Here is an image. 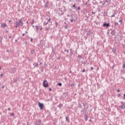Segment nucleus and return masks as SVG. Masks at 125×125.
<instances>
[{"instance_id":"f257e3e1","label":"nucleus","mask_w":125,"mask_h":125,"mask_svg":"<svg viewBox=\"0 0 125 125\" xmlns=\"http://www.w3.org/2000/svg\"><path fill=\"white\" fill-rule=\"evenodd\" d=\"M23 21L22 18L21 19V20H19V21H16V25H17L18 26H19V27L21 26H23Z\"/></svg>"},{"instance_id":"f03ea898","label":"nucleus","mask_w":125,"mask_h":125,"mask_svg":"<svg viewBox=\"0 0 125 125\" xmlns=\"http://www.w3.org/2000/svg\"><path fill=\"white\" fill-rule=\"evenodd\" d=\"M121 104L122 105L119 106V108H120L122 109H125V103H124L123 102H121Z\"/></svg>"},{"instance_id":"7ed1b4c3","label":"nucleus","mask_w":125,"mask_h":125,"mask_svg":"<svg viewBox=\"0 0 125 125\" xmlns=\"http://www.w3.org/2000/svg\"><path fill=\"white\" fill-rule=\"evenodd\" d=\"M47 83V81L46 80H44V81L43 82V84L44 87H47L48 86V84Z\"/></svg>"},{"instance_id":"20e7f679","label":"nucleus","mask_w":125,"mask_h":125,"mask_svg":"<svg viewBox=\"0 0 125 125\" xmlns=\"http://www.w3.org/2000/svg\"><path fill=\"white\" fill-rule=\"evenodd\" d=\"M42 120L39 119L38 121H37L35 123V125H41Z\"/></svg>"},{"instance_id":"39448f33","label":"nucleus","mask_w":125,"mask_h":125,"mask_svg":"<svg viewBox=\"0 0 125 125\" xmlns=\"http://www.w3.org/2000/svg\"><path fill=\"white\" fill-rule=\"evenodd\" d=\"M39 107L41 110H42L43 108L44 104L42 103H39Z\"/></svg>"},{"instance_id":"423d86ee","label":"nucleus","mask_w":125,"mask_h":125,"mask_svg":"<svg viewBox=\"0 0 125 125\" xmlns=\"http://www.w3.org/2000/svg\"><path fill=\"white\" fill-rule=\"evenodd\" d=\"M46 20H47V22L48 23V25H52V21H50L51 19H48V18H47L46 19Z\"/></svg>"},{"instance_id":"0eeeda50","label":"nucleus","mask_w":125,"mask_h":125,"mask_svg":"<svg viewBox=\"0 0 125 125\" xmlns=\"http://www.w3.org/2000/svg\"><path fill=\"white\" fill-rule=\"evenodd\" d=\"M103 26H104V27H106L107 28V27H108L109 26H110V23H104V24H103Z\"/></svg>"},{"instance_id":"6e6552de","label":"nucleus","mask_w":125,"mask_h":125,"mask_svg":"<svg viewBox=\"0 0 125 125\" xmlns=\"http://www.w3.org/2000/svg\"><path fill=\"white\" fill-rule=\"evenodd\" d=\"M6 26H7V25H6V24L5 23H2V24H1V27L5 28Z\"/></svg>"},{"instance_id":"1a4fd4ad","label":"nucleus","mask_w":125,"mask_h":125,"mask_svg":"<svg viewBox=\"0 0 125 125\" xmlns=\"http://www.w3.org/2000/svg\"><path fill=\"white\" fill-rule=\"evenodd\" d=\"M112 52L113 53H115L116 52V47H114L112 49Z\"/></svg>"},{"instance_id":"9d476101","label":"nucleus","mask_w":125,"mask_h":125,"mask_svg":"<svg viewBox=\"0 0 125 125\" xmlns=\"http://www.w3.org/2000/svg\"><path fill=\"white\" fill-rule=\"evenodd\" d=\"M70 56H72L74 54V51L72 50L71 49H70Z\"/></svg>"},{"instance_id":"9b49d317","label":"nucleus","mask_w":125,"mask_h":125,"mask_svg":"<svg viewBox=\"0 0 125 125\" xmlns=\"http://www.w3.org/2000/svg\"><path fill=\"white\" fill-rule=\"evenodd\" d=\"M11 70L12 71L13 73H14L16 72V69L15 68H11Z\"/></svg>"},{"instance_id":"f8f14e48","label":"nucleus","mask_w":125,"mask_h":125,"mask_svg":"<svg viewBox=\"0 0 125 125\" xmlns=\"http://www.w3.org/2000/svg\"><path fill=\"white\" fill-rule=\"evenodd\" d=\"M115 30H112V31L111 32V34L112 35V36H114L115 34Z\"/></svg>"},{"instance_id":"ddd939ff","label":"nucleus","mask_w":125,"mask_h":125,"mask_svg":"<svg viewBox=\"0 0 125 125\" xmlns=\"http://www.w3.org/2000/svg\"><path fill=\"white\" fill-rule=\"evenodd\" d=\"M115 25L116 26H117V27H120V25H119V24L118 23V22H115Z\"/></svg>"},{"instance_id":"4468645a","label":"nucleus","mask_w":125,"mask_h":125,"mask_svg":"<svg viewBox=\"0 0 125 125\" xmlns=\"http://www.w3.org/2000/svg\"><path fill=\"white\" fill-rule=\"evenodd\" d=\"M35 27H36V32H38V31H39V26L37 25H36V26H35Z\"/></svg>"},{"instance_id":"2eb2a0df","label":"nucleus","mask_w":125,"mask_h":125,"mask_svg":"<svg viewBox=\"0 0 125 125\" xmlns=\"http://www.w3.org/2000/svg\"><path fill=\"white\" fill-rule=\"evenodd\" d=\"M84 117H85V121H87L88 120V116H87V115L86 114V115H85Z\"/></svg>"},{"instance_id":"dca6fc26","label":"nucleus","mask_w":125,"mask_h":125,"mask_svg":"<svg viewBox=\"0 0 125 125\" xmlns=\"http://www.w3.org/2000/svg\"><path fill=\"white\" fill-rule=\"evenodd\" d=\"M67 96V93H63V98H66Z\"/></svg>"},{"instance_id":"f3484780","label":"nucleus","mask_w":125,"mask_h":125,"mask_svg":"<svg viewBox=\"0 0 125 125\" xmlns=\"http://www.w3.org/2000/svg\"><path fill=\"white\" fill-rule=\"evenodd\" d=\"M63 106V104H60L58 107H59L60 108H61Z\"/></svg>"},{"instance_id":"a211bd4d","label":"nucleus","mask_w":125,"mask_h":125,"mask_svg":"<svg viewBox=\"0 0 125 125\" xmlns=\"http://www.w3.org/2000/svg\"><path fill=\"white\" fill-rule=\"evenodd\" d=\"M48 3H49V1H47L46 2V3L45 4V5H44V6H45V8H47V5L48 4Z\"/></svg>"},{"instance_id":"6ab92c4d","label":"nucleus","mask_w":125,"mask_h":125,"mask_svg":"<svg viewBox=\"0 0 125 125\" xmlns=\"http://www.w3.org/2000/svg\"><path fill=\"white\" fill-rule=\"evenodd\" d=\"M35 64H36L35 66H34V67H38V63H35Z\"/></svg>"},{"instance_id":"aec40b11","label":"nucleus","mask_w":125,"mask_h":125,"mask_svg":"<svg viewBox=\"0 0 125 125\" xmlns=\"http://www.w3.org/2000/svg\"><path fill=\"white\" fill-rule=\"evenodd\" d=\"M43 24L46 25L47 24H49V23L48 22L44 21Z\"/></svg>"},{"instance_id":"412c9836","label":"nucleus","mask_w":125,"mask_h":125,"mask_svg":"<svg viewBox=\"0 0 125 125\" xmlns=\"http://www.w3.org/2000/svg\"><path fill=\"white\" fill-rule=\"evenodd\" d=\"M66 122L69 123V119L68 118V117H66Z\"/></svg>"},{"instance_id":"4be33fe9","label":"nucleus","mask_w":125,"mask_h":125,"mask_svg":"<svg viewBox=\"0 0 125 125\" xmlns=\"http://www.w3.org/2000/svg\"><path fill=\"white\" fill-rule=\"evenodd\" d=\"M78 58L83 60V57L81 55L78 56Z\"/></svg>"},{"instance_id":"5701e85b","label":"nucleus","mask_w":125,"mask_h":125,"mask_svg":"<svg viewBox=\"0 0 125 125\" xmlns=\"http://www.w3.org/2000/svg\"><path fill=\"white\" fill-rule=\"evenodd\" d=\"M83 59H79V62H83V61H82Z\"/></svg>"},{"instance_id":"b1692460","label":"nucleus","mask_w":125,"mask_h":125,"mask_svg":"<svg viewBox=\"0 0 125 125\" xmlns=\"http://www.w3.org/2000/svg\"><path fill=\"white\" fill-rule=\"evenodd\" d=\"M58 85L60 86H61L62 85V83H58Z\"/></svg>"},{"instance_id":"393cba45","label":"nucleus","mask_w":125,"mask_h":125,"mask_svg":"<svg viewBox=\"0 0 125 125\" xmlns=\"http://www.w3.org/2000/svg\"><path fill=\"white\" fill-rule=\"evenodd\" d=\"M69 13L71 14V13H72V9H69Z\"/></svg>"},{"instance_id":"a878e982","label":"nucleus","mask_w":125,"mask_h":125,"mask_svg":"<svg viewBox=\"0 0 125 125\" xmlns=\"http://www.w3.org/2000/svg\"><path fill=\"white\" fill-rule=\"evenodd\" d=\"M64 52H67V53H69V50H68L65 49V50H64Z\"/></svg>"},{"instance_id":"bb28decb","label":"nucleus","mask_w":125,"mask_h":125,"mask_svg":"<svg viewBox=\"0 0 125 125\" xmlns=\"http://www.w3.org/2000/svg\"><path fill=\"white\" fill-rule=\"evenodd\" d=\"M75 4H74L73 5V7L74 8H75V9H77V7L75 6Z\"/></svg>"},{"instance_id":"cd10ccee","label":"nucleus","mask_w":125,"mask_h":125,"mask_svg":"<svg viewBox=\"0 0 125 125\" xmlns=\"http://www.w3.org/2000/svg\"><path fill=\"white\" fill-rule=\"evenodd\" d=\"M69 86H72L74 85V84L73 83H72V84H69Z\"/></svg>"},{"instance_id":"c85d7f7f","label":"nucleus","mask_w":125,"mask_h":125,"mask_svg":"<svg viewBox=\"0 0 125 125\" xmlns=\"http://www.w3.org/2000/svg\"><path fill=\"white\" fill-rule=\"evenodd\" d=\"M123 68H125V62L124 64L123 65Z\"/></svg>"},{"instance_id":"c756f323","label":"nucleus","mask_w":125,"mask_h":125,"mask_svg":"<svg viewBox=\"0 0 125 125\" xmlns=\"http://www.w3.org/2000/svg\"><path fill=\"white\" fill-rule=\"evenodd\" d=\"M113 17H115V15H114V14H113V15L111 16V18H113Z\"/></svg>"},{"instance_id":"7c9ffc66","label":"nucleus","mask_w":125,"mask_h":125,"mask_svg":"<svg viewBox=\"0 0 125 125\" xmlns=\"http://www.w3.org/2000/svg\"><path fill=\"white\" fill-rule=\"evenodd\" d=\"M70 21L71 22H73V20L72 19H70Z\"/></svg>"},{"instance_id":"2f4dec72","label":"nucleus","mask_w":125,"mask_h":125,"mask_svg":"<svg viewBox=\"0 0 125 125\" xmlns=\"http://www.w3.org/2000/svg\"><path fill=\"white\" fill-rule=\"evenodd\" d=\"M80 9H81V8H80V7H79L78 8H77V10H80Z\"/></svg>"},{"instance_id":"473e14b6","label":"nucleus","mask_w":125,"mask_h":125,"mask_svg":"<svg viewBox=\"0 0 125 125\" xmlns=\"http://www.w3.org/2000/svg\"><path fill=\"white\" fill-rule=\"evenodd\" d=\"M14 116V113H12L11 114V116Z\"/></svg>"},{"instance_id":"72a5a7b5","label":"nucleus","mask_w":125,"mask_h":125,"mask_svg":"<svg viewBox=\"0 0 125 125\" xmlns=\"http://www.w3.org/2000/svg\"><path fill=\"white\" fill-rule=\"evenodd\" d=\"M92 15H95V12H94L93 11L92 12Z\"/></svg>"},{"instance_id":"f704fd0d","label":"nucleus","mask_w":125,"mask_h":125,"mask_svg":"<svg viewBox=\"0 0 125 125\" xmlns=\"http://www.w3.org/2000/svg\"><path fill=\"white\" fill-rule=\"evenodd\" d=\"M91 70H94V67H91Z\"/></svg>"},{"instance_id":"c9c22d12","label":"nucleus","mask_w":125,"mask_h":125,"mask_svg":"<svg viewBox=\"0 0 125 125\" xmlns=\"http://www.w3.org/2000/svg\"><path fill=\"white\" fill-rule=\"evenodd\" d=\"M122 20H120V21H119V22H121V23H122Z\"/></svg>"},{"instance_id":"e433bc0d","label":"nucleus","mask_w":125,"mask_h":125,"mask_svg":"<svg viewBox=\"0 0 125 125\" xmlns=\"http://www.w3.org/2000/svg\"><path fill=\"white\" fill-rule=\"evenodd\" d=\"M18 27H20L19 25H18L17 24H16V25L15 26L16 28H17Z\"/></svg>"},{"instance_id":"4c0bfd02","label":"nucleus","mask_w":125,"mask_h":125,"mask_svg":"<svg viewBox=\"0 0 125 125\" xmlns=\"http://www.w3.org/2000/svg\"><path fill=\"white\" fill-rule=\"evenodd\" d=\"M87 4V2H86L85 3V4H84V6H86Z\"/></svg>"},{"instance_id":"58836bf2","label":"nucleus","mask_w":125,"mask_h":125,"mask_svg":"<svg viewBox=\"0 0 125 125\" xmlns=\"http://www.w3.org/2000/svg\"><path fill=\"white\" fill-rule=\"evenodd\" d=\"M8 111H10L11 110V108H8Z\"/></svg>"},{"instance_id":"ea45409f","label":"nucleus","mask_w":125,"mask_h":125,"mask_svg":"<svg viewBox=\"0 0 125 125\" xmlns=\"http://www.w3.org/2000/svg\"><path fill=\"white\" fill-rule=\"evenodd\" d=\"M30 41H31V42H33V39H32V38L31 39Z\"/></svg>"},{"instance_id":"a19ab883","label":"nucleus","mask_w":125,"mask_h":125,"mask_svg":"<svg viewBox=\"0 0 125 125\" xmlns=\"http://www.w3.org/2000/svg\"><path fill=\"white\" fill-rule=\"evenodd\" d=\"M120 89H118V90H117V92H120Z\"/></svg>"},{"instance_id":"79ce46f5","label":"nucleus","mask_w":125,"mask_h":125,"mask_svg":"<svg viewBox=\"0 0 125 125\" xmlns=\"http://www.w3.org/2000/svg\"><path fill=\"white\" fill-rule=\"evenodd\" d=\"M2 76H3V74H1L0 75V77H2Z\"/></svg>"},{"instance_id":"37998d69","label":"nucleus","mask_w":125,"mask_h":125,"mask_svg":"<svg viewBox=\"0 0 125 125\" xmlns=\"http://www.w3.org/2000/svg\"><path fill=\"white\" fill-rule=\"evenodd\" d=\"M18 80H19V78H17V79H16V82H17V81H18Z\"/></svg>"},{"instance_id":"c03bdc74","label":"nucleus","mask_w":125,"mask_h":125,"mask_svg":"<svg viewBox=\"0 0 125 125\" xmlns=\"http://www.w3.org/2000/svg\"><path fill=\"white\" fill-rule=\"evenodd\" d=\"M4 88V85H2V88L3 89Z\"/></svg>"},{"instance_id":"a18cd8bd","label":"nucleus","mask_w":125,"mask_h":125,"mask_svg":"<svg viewBox=\"0 0 125 125\" xmlns=\"http://www.w3.org/2000/svg\"><path fill=\"white\" fill-rule=\"evenodd\" d=\"M42 27H41V28H40V30H42Z\"/></svg>"},{"instance_id":"49530a36","label":"nucleus","mask_w":125,"mask_h":125,"mask_svg":"<svg viewBox=\"0 0 125 125\" xmlns=\"http://www.w3.org/2000/svg\"><path fill=\"white\" fill-rule=\"evenodd\" d=\"M85 72V69H83V72Z\"/></svg>"},{"instance_id":"de8ad7c7","label":"nucleus","mask_w":125,"mask_h":125,"mask_svg":"<svg viewBox=\"0 0 125 125\" xmlns=\"http://www.w3.org/2000/svg\"><path fill=\"white\" fill-rule=\"evenodd\" d=\"M84 37H85V40H86V39H87V37L84 36Z\"/></svg>"},{"instance_id":"09e8293b","label":"nucleus","mask_w":125,"mask_h":125,"mask_svg":"<svg viewBox=\"0 0 125 125\" xmlns=\"http://www.w3.org/2000/svg\"><path fill=\"white\" fill-rule=\"evenodd\" d=\"M67 17H70V15H67Z\"/></svg>"},{"instance_id":"8fccbe9b","label":"nucleus","mask_w":125,"mask_h":125,"mask_svg":"<svg viewBox=\"0 0 125 125\" xmlns=\"http://www.w3.org/2000/svg\"><path fill=\"white\" fill-rule=\"evenodd\" d=\"M27 33H28L27 31H25V34H27Z\"/></svg>"},{"instance_id":"3c124183","label":"nucleus","mask_w":125,"mask_h":125,"mask_svg":"<svg viewBox=\"0 0 125 125\" xmlns=\"http://www.w3.org/2000/svg\"><path fill=\"white\" fill-rule=\"evenodd\" d=\"M34 23V20H33L32 23V25Z\"/></svg>"},{"instance_id":"603ef678","label":"nucleus","mask_w":125,"mask_h":125,"mask_svg":"<svg viewBox=\"0 0 125 125\" xmlns=\"http://www.w3.org/2000/svg\"><path fill=\"white\" fill-rule=\"evenodd\" d=\"M81 112H84V110H81Z\"/></svg>"},{"instance_id":"864d4df0","label":"nucleus","mask_w":125,"mask_h":125,"mask_svg":"<svg viewBox=\"0 0 125 125\" xmlns=\"http://www.w3.org/2000/svg\"><path fill=\"white\" fill-rule=\"evenodd\" d=\"M121 96L120 94H118V96L120 97Z\"/></svg>"},{"instance_id":"5fc2aeb1","label":"nucleus","mask_w":125,"mask_h":125,"mask_svg":"<svg viewBox=\"0 0 125 125\" xmlns=\"http://www.w3.org/2000/svg\"><path fill=\"white\" fill-rule=\"evenodd\" d=\"M32 52H33V53H34V52H35V50H33L32 51Z\"/></svg>"},{"instance_id":"6e6d98bb","label":"nucleus","mask_w":125,"mask_h":125,"mask_svg":"<svg viewBox=\"0 0 125 125\" xmlns=\"http://www.w3.org/2000/svg\"><path fill=\"white\" fill-rule=\"evenodd\" d=\"M11 38V36H9V38L10 39Z\"/></svg>"},{"instance_id":"4d7b16f0","label":"nucleus","mask_w":125,"mask_h":125,"mask_svg":"<svg viewBox=\"0 0 125 125\" xmlns=\"http://www.w3.org/2000/svg\"><path fill=\"white\" fill-rule=\"evenodd\" d=\"M46 30L48 31L49 30V28H46Z\"/></svg>"},{"instance_id":"13d9d810","label":"nucleus","mask_w":125,"mask_h":125,"mask_svg":"<svg viewBox=\"0 0 125 125\" xmlns=\"http://www.w3.org/2000/svg\"><path fill=\"white\" fill-rule=\"evenodd\" d=\"M40 65H42V63L41 62L40 63Z\"/></svg>"},{"instance_id":"bf43d9fd","label":"nucleus","mask_w":125,"mask_h":125,"mask_svg":"<svg viewBox=\"0 0 125 125\" xmlns=\"http://www.w3.org/2000/svg\"><path fill=\"white\" fill-rule=\"evenodd\" d=\"M108 1L107 0H105V2H108Z\"/></svg>"},{"instance_id":"052dcab7","label":"nucleus","mask_w":125,"mask_h":125,"mask_svg":"<svg viewBox=\"0 0 125 125\" xmlns=\"http://www.w3.org/2000/svg\"><path fill=\"white\" fill-rule=\"evenodd\" d=\"M25 35L24 33L22 34V36H24Z\"/></svg>"},{"instance_id":"680f3d73","label":"nucleus","mask_w":125,"mask_h":125,"mask_svg":"<svg viewBox=\"0 0 125 125\" xmlns=\"http://www.w3.org/2000/svg\"><path fill=\"white\" fill-rule=\"evenodd\" d=\"M51 88H49V91H51Z\"/></svg>"},{"instance_id":"e2e57ef3","label":"nucleus","mask_w":125,"mask_h":125,"mask_svg":"<svg viewBox=\"0 0 125 125\" xmlns=\"http://www.w3.org/2000/svg\"><path fill=\"white\" fill-rule=\"evenodd\" d=\"M6 52H7V53L9 52L8 50H7Z\"/></svg>"},{"instance_id":"0e129e2a","label":"nucleus","mask_w":125,"mask_h":125,"mask_svg":"<svg viewBox=\"0 0 125 125\" xmlns=\"http://www.w3.org/2000/svg\"><path fill=\"white\" fill-rule=\"evenodd\" d=\"M63 8L64 9V10H65V7L63 6Z\"/></svg>"},{"instance_id":"69168bd1","label":"nucleus","mask_w":125,"mask_h":125,"mask_svg":"<svg viewBox=\"0 0 125 125\" xmlns=\"http://www.w3.org/2000/svg\"><path fill=\"white\" fill-rule=\"evenodd\" d=\"M114 66H113V67H112V69H114Z\"/></svg>"},{"instance_id":"338daca9","label":"nucleus","mask_w":125,"mask_h":125,"mask_svg":"<svg viewBox=\"0 0 125 125\" xmlns=\"http://www.w3.org/2000/svg\"><path fill=\"white\" fill-rule=\"evenodd\" d=\"M124 96L125 99V94H124Z\"/></svg>"},{"instance_id":"774afa93","label":"nucleus","mask_w":125,"mask_h":125,"mask_svg":"<svg viewBox=\"0 0 125 125\" xmlns=\"http://www.w3.org/2000/svg\"><path fill=\"white\" fill-rule=\"evenodd\" d=\"M27 125H30L29 124H28V122H27Z\"/></svg>"}]
</instances>
